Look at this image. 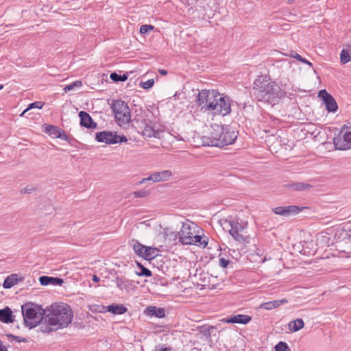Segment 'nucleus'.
Listing matches in <instances>:
<instances>
[{
    "mask_svg": "<svg viewBox=\"0 0 351 351\" xmlns=\"http://www.w3.org/2000/svg\"><path fill=\"white\" fill-rule=\"evenodd\" d=\"M73 317L69 305L65 303H54L43 311L44 323L40 329L43 332H50L67 327Z\"/></svg>",
    "mask_w": 351,
    "mask_h": 351,
    "instance_id": "f257e3e1",
    "label": "nucleus"
},
{
    "mask_svg": "<svg viewBox=\"0 0 351 351\" xmlns=\"http://www.w3.org/2000/svg\"><path fill=\"white\" fill-rule=\"evenodd\" d=\"M197 105L204 112L226 116L231 111L230 100L215 90H202L199 92Z\"/></svg>",
    "mask_w": 351,
    "mask_h": 351,
    "instance_id": "f03ea898",
    "label": "nucleus"
},
{
    "mask_svg": "<svg viewBox=\"0 0 351 351\" xmlns=\"http://www.w3.org/2000/svg\"><path fill=\"white\" fill-rule=\"evenodd\" d=\"M253 91L258 101L271 106L278 104L285 95V93L276 82L263 75L254 80Z\"/></svg>",
    "mask_w": 351,
    "mask_h": 351,
    "instance_id": "7ed1b4c3",
    "label": "nucleus"
},
{
    "mask_svg": "<svg viewBox=\"0 0 351 351\" xmlns=\"http://www.w3.org/2000/svg\"><path fill=\"white\" fill-rule=\"evenodd\" d=\"M238 132L229 126L215 124L208 136H204V143L207 146L224 147L233 143Z\"/></svg>",
    "mask_w": 351,
    "mask_h": 351,
    "instance_id": "20e7f679",
    "label": "nucleus"
},
{
    "mask_svg": "<svg viewBox=\"0 0 351 351\" xmlns=\"http://www.w3.org/2000/svg\"><path fill=\"white\" fill-rule=\"evenodd\" d=\"M111 108L117 123L121 128H128L131 121V114L128 104L123 101L115 100L112 104Z\"/></svg>",
    "mask_w": 351,
    "mask_h": 351,
    "instance_id": "39448f33",
    "label": "nucleus"
},
{
    "mask_svg": "<svg viewBox=\"0 0 351 351\" xmlns=\"http://www.w3.org/2000/svg\"><path fill=\"white\" fill-rule=\"evenodd\" d=\"M220 223L223 229L228 231L236 241L243 244L250 242L249 237L243 234L245 227L239 223L238 221L222 219L220 221Z\"/></svg>",
    "mask_w": 351,
    "mask_h": 351,
    "instance_id": "423d86ee",
    "label": "nucleus"
},
{
    "mask_svg": "<svg viewBox=\"0 0 351 351\" xmlns=\"http://www.w3.org/2000/svg\"><path fill=\"white\" fill-rule=\"evenodd\" d=\"M21 308L24 322L30 328L36 327L43 319V313L38 314L32 304H25L22 306Z\"/></svg>",
    "mask_w": 351,
    "mask_h": 351,
    "instance_id": "0eeeda50",
    "label": "nucleus"
},
{
    "mask_svg": "<svg viewBox=\"0 0 351 351\" xmlns=\"http://www.w3.org/2000/svg\"><path fill=\"white\" fill-rule=\"evenodd\" d=\"M333 144L335 149L339 150L351 148V125L343 126L339 134L334 137Z\"/></svg>",
    "mask_w": 351,
    "mask_h": 351,
    "instance_id": "6e6552de",
    "label": "nucleus"
},
{
    "mask_svg": "<svg viewBox=\"0 0 351 351\" xmlns=\"http://www.w3.org/2000/svg\"><path fill=\"white\" fill-rule=\"evenodd\" d=\"M135 253L145 260L151 261L159 256L160 250L156 247H147L136 241L133 245Z\"/></svg>",
    "mask_w": 351,
    "mask_h": 351,
    "instance_id": "1a4fd4ad",
    "label": "nucleus"
},
{
    "mask_svg": "<svg viewBox=\"0 0 351 351\" xmlns=\"http://www.w3.org/2000/svg\"><path fill=\"white\" fill-rule=\"evenodd\" d=\"M328 112H335L337 110V104L334 97L330 95L325 89L321 90L318 93Z\"/></svg>",
    "mask_w": 351,
    "mask_h": 351,
    "instance_id": "9d476101",
    "label": "nucleus"
},
{
    "mask_svg": "<svg viewBox=\"0 0 351 351\" xmlns=\"http://www.w3.org/2000/svg\"><path fill=\"white\" fill-rule=\"evenodd\" d=\"M294 247L297 248L300 254L306 256L313 254L316 250V243L313 239L301 241Z\"/></svg>",
    "mask_w": 351,
    "mask_h": 351,
    "instance_id": "9b49d317",
    "label": "nucleus"
},
{
    "mask_svg": "<svg viewBox=\"0 0 351 351\" xmlns=\"http://www.w3.org/2000/svg\"><path fill=\"white\" fill-rule=\"evenodd\" d=\"M302 207L298 206H278L272 208V211L279 215L287 217L289 215H294L302 210Z\"/></svg>",
    "mask_w": 351,
    "mask_h": 351,
    "instance_id": "f8f14e48",
    "label": "nucleus"
},
{
    "mask_svg": "<svg viewBox=\"0 0 351 351\" xmlns=\"http://www.w3.org/2000/svg\"><path fill=\"white\" fill-rule=\"evenodd\" d=\"M95 139L100 143L106 144L117 143V134L110 131H103L97 132L95 135Z\"/></svg>",
    "mask_w": 351,
    "mask_h": 351,
    "instance_id": "ddd939ff",
    "label": "nucleus"
},
{
    "mask_svg": "<svg viewBox=\"0 0 351 351\" xmlns=\"http://www.w3.org/2000/svg\"><path fill=\"white\" fill-rule=\"evenodd\" d=\"M215 278H217V276H215ZM195 281L197 284H200L203 287H210L214 285L215 277L208 271L205 272L204 269H202Z\"/></svg>",
    "mask_w": 351,
    "mask_h": 351,
    "instance_id": "4468645a",
    "label": "nucleus"
},
{
    "mask_svg": "<svg viewBox=\"0 0 351 351\" xmlns=\"http://www.w3.org/2000/svg\"><path fill=\"white\" fill-rule=\"evenodd\" d=\"M252 319V317L247 315H236L233 316H230L226 318L221 319V322L224 323L228 324H246L250 322Z\"/></svg>",
    "mask_w": 351,
    "mask_h": 351,
    "instance_id": "2eb2a0df",
    "label": "nucleus"
},
{
    "mask_svg": "<svg viewBox=\"0 0 351 351\" xmlns=\"http://www.w3.org/2000/svg\"><path fill=\"white\" fill-rule=\"evenodd\" d=\"M172 176V172L170 170H162L161 171H157L152 173L149 175L151 181L154 182H159L168 180Z\"/></svg>",
    "mask_w": 351,
    "mask_h": 351,
    "instance_id": "dca6fc26",
    "label": "nucleus"
},
{
    "mask_svg": "<svg viewBox=\"0 0 351 351\" xmlns=\"http://www.w3.org/2000/svg\"><path fill=\"white\" fill-rule=\"evenodd\" d=\"M179 240L180 241L185 245L184 239H192L193 236L195 235V230H192L191 226L188 223H183L180 231L179 232Z\"/></svg>",
    "mask_w": 351,
    "mask_h": 351,
    "instance_id": "f3484780",
    "label": "nucleus"
},
{
    "mask_svg": "<svg viewBox=\"0 0 351 351\" xmlns=\"http://www.w3.org/2000/svg\"><path fill=\"white\" fill-rule=\"evenodd\" d=\"M80 118V125L88 129H94L97 128V123L93 121V119L88 113L81 111L79 113Z\"/></svg>",
    "mask_w": 351,
    "mask_h": 351,
    "instance_id": "a211bd4d",
    "label": "nucleus"
},
{
    "mask_svg": "<svg viewBox=\"0 0 351 351\" xmlns=\"http://www.w3.org/2000/svg\"><path fill=\"white\" fill-rule=\"evenodd\" d=\"M127 311L128 308L123 304H112L107 306H102L100 312L108 311L114 315H122L126 313Z\"/></svg>",
    "mask_w": 351,
    "mask_h": 351,
    "instance_id": "6ab92c4d",
    "label": "nucleus"
},
{
    "mask_svg": "<svg viewBox=\"0 0 351 351\" xmlns=\"http://www.w3.org/2000/svg\"><path fill=\"white\" fill-rule=\"evenodd\" d=\"M24 278L18 274H12L5 278L3 283V287L5 289H10L19 282H22Z\"/></svg>",
    "mask_w": 351,
    "mask_h": 351,
    "instance_id": "aec40b11",
    "label": "nucleus"
},
{
    "mask_svg": "<svg viewBox=\"0 0 351 351\" xmlns=\"http://www.w3.org/2000/svg\"><path fill=\"white\" fill-rule=\"evenodd\" d=\"M185 245H195L205 247L208 244V239L206 237H202L200 235L195 234L192 239H184Z\"/></svg>",
    "mask_w": 351,
    "mask_h": 351,
    "instance_id": "412c9836",
    "label": "nucleus"
},
{
    "mask_svg": "<svg viewBox=\"0 0 351 351\" xmlns=\"http://www.w3.org/2000/svg\"><path fill=\"white\" fill-rule=\"evenodd\" d=\"M39 282L43 286L49 285H61L63 283V280L57 277L42 276L39 278Z\"/></svg>",
    "mask_w": 351,
    "mask_h": 351,
    "instance_id": "4be33fe9",
    "label": "nucleus"
},
{
    "mask_svg": "<svg viewBox=\"0 0 351 351\" xmlns=\"http://www.w3.org/2000/svg\"><path fill=\"white\" fill-rule=\"evenodd\" d=\"M145 313L152 316L154 315L158 318H162L165 316L164 308L160 307L158 308L154 306L147 307L145 309Z\"/></svg>",
    "mask_w": 351,
    "mask_h": 351,
    "instance_id": "5701e85b",
    "label": "nucleus"
},
{
    "mask_svg": "<svg viewBox=\"0 0 351 351\" xmlns=\"http://www.w3.org/2000/svg\"><path fill=\"white\" fill-rule=\"evenodd\" d=\"M0 321L6 324L13 322L12 312L9 307L0 310Z\"/></svg>",
    "mask_w": 351,
    "mask_h": 351,
    "instance_id": "b1692460",
    "label": "nucleus"
},
{
    "mask_svg": "<svg viewBox=\"0 0 351 351\" xmlns=\"http://www.w3.org/2000/svg\"><path fill=\"white\" fill-rule=\"evenodd\" d=\"M188 267L189 277H193L195 280L203 268L201 265H188Z\"/></svg>",
    "mask_w": 351,
    "mask_h": 351,
    "instance_id": "393cba45",
    "label": "nucleus"
},
{
    "mask_svg": "<svg viewBox=\"0 0 351 351\" xmlns=\"http://www.w3.org/2000/svg\"><path fill=\"white\" fill-rule=\"evenodd\" d=\"M304 326V322L302 319H296L295 320L291 321L289 324V330L296 332L299 330L302 329Z\"/></svg>",
    "mask_w": 351,
    "mask_h": 351,
    "instance_id": "a878e982",
    "label": "nucleus"
},
{
    "mask_svg": "<svg viewBox=\"0 0 351 351\" xmlns=\"http://www.w3.org/2000/svg\"><path fill=\"white\" fill-rule=\"evenodd\" d=\"M289 186L291 190L295 191H306L311 188V185L303 182L293 183Z\"/></svg>",
    "mask_w": 351,
    "mask_h": 351,
    "instance_id": "bb28decb",
    "label": "nucleus"
},
{
    "mask_svg": "<svg viewBox=\"0 0 351 351\" xmlns=\"http://www.w3.org/2000/svg\"><path fill=\"white\" fill-rule=\"evenodd\" d=\"M138 269L135 271V273L136 275L140 276H152V271L148 269L147 268L145 267L143 265H137Z\"/></svg>",
    "mask_w": 351,
    "mask_h": 351,
    "instance_id": "cd10ccee",
    "label": "nucleus"
},
{
    "mask_svg": "<svg viewBox=\"0 0 351 351\" xmlns=\"http://www.w3.org/2000/svg\"><path fill=\"white\" fill-rule=\"evenodd\" d=\"M143 136L145 138H152L156 136V132L152 126L146 125L143 130Z\"/></svg>",
    "mask_w": 351,
    "mask_h": 351,
    "instance_id": "c85d7f7f",
    "label": "nucleus"
},
{
    "mask_svg": "<svg viewBox=\"0 0 351 351\" xmlns=\"http://www.w3.org/2000/svg\"><path fill=\"white\" fill-rule=\"evenodd\" d=\"M110 78L115 82H124L128 80V74L125 73L123 75H119L117 73H112L110 75Z\"/></svg>",
    "mask_w": 351,
    "mask_h": 351,
    "instance_id": "c756f323",
    "label": "nucleus"
},
{
    "mask_svg": "<svg viewBox=\"0 0 351 351\" xmlns=\"http://www.w3.org/2000/svg\"><path fill=\"white\" fill-rule=\"evenodd\" d=\"M215 328V326H203L200 328L199 331L207 338L210 337Z\"/></svg>",
    "mask_w": 351,
    "mask_h": 351,
    "instance_id": "7c9ffc66",
    "label": "nucleus"
},
{
    "mask_svg": "<svg viewBox=\"0 0 351 351\" xmlns=\"http://www.w3.org/2000/svg\"><path fill=\"white\" fill-rule=\"evenodd\" d=\"M43 106V103L41 102V101H35L34 103H32L30 104L28 107L24 110L23 111V112L21 114L20 116L23 117L25 115V114L29 110L32 109V108H38V109H41Z\"/></svg>",
    "mask_w": 351,
    "mask_h": 351,
    "instance_id": "2f4dec72",
    "label": "nucleus"
},
{
    "mask_svg": "<svg viewBox=\"0 0 351 351\" xmlns=\"http://www.w3.org/2000/svg\"><path fill=\"white\" fill-rule=\"evenodd\" d=\"M340 60L343 64H346L351 61V56L348 50L343 49L340 54Z\"/></svg>",
    "mask_w": 351,
    "mask_h": 351,
    "instance_id": "473e14b6",
    "label": "nucleus"
},
{
    "mask_svg": "<svg viewBox=\"0 0 351 351\" xmlns=\"http://www.w3.org/2000/svg\"><path fill=\"white\" fill-rule=\"evenodd\" d=\"M47 130L49 132V134L53 137L58 138L60 136V131L56 126L48 125L47 127Z\"/></svg>",
    "mask_w": 351,
    "mask_h": 351,
    "instance_id": "72a5a7b5",
    "label": "nucleus"
},
{
    "mask_svg": "<svg viewBox=\"0 0 351 351\" xmlns=\"http://www.w3.org/2000/svg\"><path fill=\"white\" fill-rule=\"evenodd\" d=\"M275 351H291L287 343L280 341L274 347Z\"/></svg>",
    "mask_w": 351,
    "mask_h": 351,
    "instance_id": "f704fd0d",
    "label": "nucleus"
},
{
    "mask_svg": "<svg viewBox=\"0 0 351 351\" xmlns=\"http://www.w3.org/2000/svg\"><path fill=\"white\" fill-rule=\"evenodd\" d=\"M289 56L290 57H292V58H294L297 59L300 62L306 63V64H308L310 66L312 65V64L309 61H308V60H305L304 58H303L300 55H299L298 53H297L294 51H290V53L289 54Z\"/></svg>",
    "mask_w": 351,
    "mask_h": 351,
    "instance_id": "c9c22d12",
    "label": "nucleus"
},
{
    "mask_svg": "<svg viewBox=\"0 0 351 351\" xmlns=\"http://www.w3.org/2000/svg\"><path fill=\"white\" fill-rule=\"evenodd\" d=\"M82 86V82L80 80H77L69 85H66L64 90L67 92L71 90H73L75 87H81Z\"/></svg>",
    "mask_w": 351,
    "mask_h": 351,
    "instance_id": "e433bc0d",
    "label": "nucleus"
},
{
    "mask_svg": "<svg viewBox=\"0 0 351 351\" xmlns=\"http://www.w3.org/2000/svg\"><path fill=\"white\" fill-rule=\"evenodd\" d=\"M154 84V80L153 79H150L147 80L146 82H141L140 86L144 89H149L153 86Z\"/></svg>",
    "mask_w": 351,
    "mask_h": 351,
    "instance_id": "4c0bfd02",
    "label": "nucleus"
},
{
    "mask_svg": "<svg viewBox=\"0 0 351 351\" xmlns=\"http://www.w3.org/2000/svg\"><path fill=\"white\" fill-rule=\"evenodd\" d=\"M154 29V26L151 25H143L140 27V33L143 34L148 32L149 30H152Z\"/></svg>",
    "mask_w": 351,
    "mask_h": 351,
    "instance_id": "58836bf2",
    "label": "nucleus"
},
{
    "mask_svg": "<svg viewBox=\"0 0 351 351\" xmlns=\"http://www.w3.org/2000/svg\"><path fill=\"white\" fill-rule=\"evenodd\" d=\"M271 302L272 303V306H273L274 308H276L283 304L287 303L288 300L286 299H282V300H273Z\"/></svg>",
    "mask_w": 351,
    "mask_h": 351,
    "instance_id": "ea45409f",
    "label": "nucleus"
},
{
    "mask_svg": "<svg viewBox=\"0 0 351 351\" xmlns=\"http://www.w3.org/2000/svg\"><path fill=\"white\" fill-rule=\"evenodd\" d=\"M149 195V193L146 191H138L134 193L135 197H145Z\"/></svg>",
    "mask_w": 351,
    "mask_h": 351,
    "instance_id": "a19ab883",
    "label": "nucleus"
},
{
    "mask_svg": "<svg viewBox=\"0 0 351 351\" xmlns=\"http://www.w3.org/2000/svg\"><path fill=\"white\" fill-rule=\"evenodd\" d=\"M261 308L266 309V310H271L274 309V307L272 306V303L271 301L267 302H264L260 305Z\"/></svg>",
    "mask_w": 351,
    "mask_h": 351,
    "instance_id": "79ce46f5",
    "label": "nucleus"
},
{
    "mask_svg": "<svg viewBox=\"0 0 351 351\" xmlns=\"http://www.w3.org/2000/svg\"><path fill=\"white\" fill-rule=\"evenodd\" d=\"M8 337H12V339H14L17 342H25L26 340L25 338H23L21 337H19V336H14L13 335H8Z\"/></svg>",
    "mask_w": 351,
    "mask_h": 351,
    "instance_id": "37998d69",
    "label": "nucleus"
},
{
    "mask_svg": "<svg viewBox=\"0 0 351 351\" xmlns=\"http://www.w3.org/2000/svg\"><path fill=\"white\" fill-rule=\"evenodd\" d=\"M34 190V188H30V187H25L23 189H21V193H31Z\"/></svg>",
    "mask_w": 351,
    "mask_h": 351,
    "instance_id": "c03bdc74",
    "label": "nucleus"
},
{
    "mask_svg": "<svg viewBox=\"0 0 351 351\" xmlns=\"http://www.w3.org/2000/svg\"><path fill=\"white\" fill-rule=\"evenodd\" d=\"M117 143H123V142H126L128 141L126 136H119L117 134Z\"/></svg>",
    "mask_w": 351,
    "mask_h": 351,
    "instance_id": "a18cd8bd",
    "label": "nucleus"
},
{
    "mask_svg": "<svg viewBox=\"0 0 351 351\" xmlns=\"http://www.w3.org/2000/svg\"><path fill=\"white\" fill-rule=\"evenodd\" d=\"M149 178V176L147 178H143L141 181L138 182V184H143L145 183L147 181H151V179Z\"/></svg>",
    "mask_w": 351,
    "mask_h": 351,
    "instance_id": "49530a36",
    "label": "nucleus"
},
{
    "mask_svg": "<svg viewBox=\"0 0 351 351\" xmlns=\"http://www.w3.org/2000/svg\"><path fill=\"white\" fill-rule=\"evenodd\" d=\"M0 351H8L7 348L3 345V343L1 340H0Z\"/></svg>",
    "mask_w": 351,
    "mask_h": 351,
    "instance_id": "de8ad7c7",
    "label": "nucleus"
},
{
    "mask_svg": "<svg viewBox=\"0 0 351 351\" xmlns=\"http://www.w3.org/2000/svg\"><path fill=\"white\" fill-rule=\"evenodd\" d=\"M219 263H230V261L226 260L224 258H219Z\"/></svg>",
    "mask_w": 351,
    "mask_h": 351,
    "instance_id": "09e8293b",
    "label": "nucleus"
},
{
    "mask_svg": "<svg viewBox=\"0 0 351 351\" xmlns=\"http://www.w3.org/2000/svg\"><path fill=\"white\" fill-rule=\"evenodd\" d=\"M93 280L94 282H99V277H97V276L94 275V276H93Z\"/></svg>",
    "mask_w": 351,
    "mask_h": 351,
    "instance_id": "8fccbe9b",
    "label": "nucleus"
},
{
    "mask_svg": "<svg viewBox=\"0 0 351 351\" xmlns=\"http://www.w3.org/2000/svg\"><path fill=\"white\" fill-rule=\"evenodd\" d=\"M159 73L162 75H167V71L166 70H164V69H159Z\"/></svg>",
    "mask_w": 351,
    "mask_h": 351,
    "instance_id": "3c124183",
    "label": "nucleus"
},
{
    "mask_svg": "<svg viewBox=\"0 0 351 351\" xmlns=\"http://www.w3.org/2000/svg\"><path fill=\"white\" fill-rule=\"evenodd\" d=\"M160 351H171V349L169 348H161Z\"/></svg>",
    "mask_w": 351,
    "mask_h": 351,
    "instance_id": "603ef678",
    "label": "nucleus"
},
{
    "mask_svg": "<svg viewBox=\"0 0 351 351\" xmlns=\"http://www.w3.org/2000/svg\"><path fill=\"white\" fill-rule=\"evenodd\" d=\"M223 268L227 267L229 265H220Z\"/></svg>",
    "mask_w": 351,
    "mask_h": 351,
    "instance_id": "864d4df0",
    "label": "nucleus"
},
{
    "mask_svg": "<svg viewBox=\"0 0 351 351\" xmlns=\"http://www.w3.org/2000/svg\"><path fill=\"white\" fill-rule=\"evenodd\" d=\"M269 260H270V258L267 259L266 257H265L263 261L264 262V261H269Z\"/></svg>",
    "mask_w": 351,
    "mask_h": 351,
    "instance_id": "5fc2aeb1",
    "label": "nucleus"
},
{
    "mask_svg": "<svg viewBox=\"0 0 351 351\" xmlns=\"http://www.w3.org/2000/svg\"><path fill=\"white\" fill-rule=\"evenodd\" d=\"M3 85L0 84V90L3 89Z\"/></svg>",
    "mask_w": 351,
    "mask_h": 351,
    "instance_id": "6e6d98bb",
    "label": "nucleus"
}]
</instances>
